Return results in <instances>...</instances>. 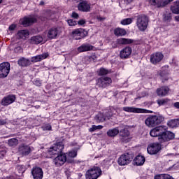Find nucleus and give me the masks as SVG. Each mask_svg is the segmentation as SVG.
Returning a JSON list of instances; mask_svg holds the SVG:
<instances>
[{"mask_svg":"<svg viewBox=\"0 0 179 179\" xmlns=\"http://www.w3.org/2000/svg\"><path fill=\"white\" fill-rule=\"evenodd\" d=\"M171 10L175 15L179 14V1H176V3L171 8Z\"/></svg>","mask_w":179,"mask_h":179,"instance_id":"nucleus-33","label":"nucleus"},{"mask_svg":"<svg viewBox=\"0 0 179 179\" xmlns=\"http://www.w3.org/2000/svg\"><path fill=\"white\" fill-rule=\"evenodd\" d=\"M0 3H2V0H0Z\"/></svg>","mask_w":179,"mask_h":179,"instance_id":"nucleus-57","label":"nucleus"},{"mask_svg":"<svg viewBox=\"0 0 179 179\" xmlns=\"http://www.w3.org/2000/svg\"><path fill=\"white\" fill-rule=\"evenodd\" d=\"M21 150H22V155H24V156H27V155H29V153L31 152V149L29 145L22 147V149Z\"/></svg>","mask_w":179,"mask_h":179,"instance_id":"nucleus-36","label":"nucleus"},{"mask_svg":"<svg viewBox=\"0 0 179 179\" xmlns=\"http://www.w3.org/2000/svg\"><path fill=\"white\" fill-rule=\"evenodd\" d=\"M164 22H170L171 20V13H166L164 15Z\"/></svg>","mask_w":179,"mask_h":179,"instance_id":"nucleus-43","label":"nucleus"},{"mask_svg":"<svg viewBox=\"0 0 179 179\" xmlns=\"http://www.w3.org/2000/svg\"><path fill=\"white\" fill-rule=\"evenodd\" d=\"M145 157L142 155H137L134 158L133 163L134 166H143L145 164Z\"/></svg>","mask_w":179,"mask_h":179,"instance_id":"nucleus-21","label":"nucleus"},{"mask_svg":"<svg viewBox=\"0 0 179 179\" xmlns=\"http://www.w3.org/2000/svg\"><path fill=\"white\" fill-rule=\"evenodd\" d=\"M34 22H36V19L34 17H24L23 20H20L21 24L25 27L30 26V24H33Z\"/></svg>","mask_w":179,"mask_h":179,"instance_id":"nucleus-19","label":"nucleus"},{"mask_svg":"<svg viewBox=\"0 0 179 179\" xmlns=\"http://www.w3.org/2000/svg\"><path fill=\"white\" fill-rule=\"evenodd\" d=\"M132 162V157L129 153L122 155L117 161L119 166H127Z\"/></svg>","mask_w":179,"mask_h":179,"instance_id":"nucleus-7","label":"nucleus"},{"mask_svg":"<svg viewBox=\"0 0 179 179\" xmlns=\"http://www.w3.org/2000/svg\"><path fill=\"white\" fill-rule=\"evenodd\" d=\"M136 24L140 31H145L149 24V18L145 15H139L137 17Z\"/></svg>","mask_w":179,"mask_h":179,"instance_id":"nucleus-4","label":"nucleus"},{"mask_svg":"<svg viewBox=\"0 0 179 179\" xmlns=\"http://www.w3.org/2000/svg\"><path fill=\"white\" fill-rule=\"evenodd\" d=\"M175 19H176V22H179V15L176 16Z\"/></svg>","mask_w":179,"mask_h":179,"instance_id":"nucleus-54","label":"nucleus"},{"mask_svg":"<svg viewBox=\"0 0 179 179\" xmlns=\"http://www.w3.org/2000/svg\"><path fill=\"white\" fill-rule=\"evenodd\" d=\"M117 44L122 45H127V44H132L134 43V40L125 38H120L117 40Z\"/></svg>","mask_w":179,"mask_h":179,"instance_id":"nucleus-26","label":"nucleus"},{"mask_svg":"<svg viewBox=\"0 0 179 179\" xmlns=\"http://www.w3.org/2000/svg\"><path fill=\"white\" fill-rule=\"evenodd\" d=\"M120 135L123 137L124 142H129V131L127 129H122L120 131Z\"/></svg>","mask_w":179,"mask_h":179,"instance_id":"nucleus-28","label":"nucleus"},{"mask_svg":"<svg viewBox=\"0 0 179 179\" xmlns=\"http://www.w3.org/2000/svg\"><path fill=\"white\" fill-rule=\"evenodd\" d=\"M169 101H170V100H169L168 99H159L157 100V103L159 104V106H164L167 104Z\"/></svg>","mask_w":179,"mask_h":179,"instance_id":"nucleus-42","label":"nucleus"},{"mask_svg":"<svg viewBox=\"0 0 179 179\" xmlns=\"http://www.w3.org/2000/svg\"><path fill=\"white\" fill-rule=\"evenodd\" d=\"M78 1H82V0H78Z\"/></svg>","mask_w":179,"mask_h":179,"instance_id":"nucleus-58","label":"nucleus"},{"mask_svg":"<svg viewBox=\"0 0 179 179\" xmlns=\"http://www.w3.org/2000/svg\"><path fill=\"white\" fill-rule=\"evenodd\" d=\"M8 145L12 148H15V146H17V145H19V141L16 138H11L8 140Z\"/></svg>","mask_w":179,"mask_h":179,"instance_id":"nucleus-35","label":"nucleus"},{"mask_svg":"<svg viewBox=\"0 0 179 179\" xmlns=\"http://www.w3.org/2000/svg\"><path fill=\"white\" fill-rule=\"evenodd\" d=\"M133 20L132 18H126L122 20L120 23L121 24H122L123 26H127L128 24H131V23H132Z\"/></svg>","mask_w":179,"mask_h":179,"instance_id":"nucleus-38","label":"nucleus"},{"mask_svg":"<svg viewBox=\"0 0 179 179\" xmlns=\"http://www.w3.org/2000/svg\"><path fill=\"white\" fill-rule=\"evenodd\" d=\"M16 50H22V48L18 47V48H16Z\"/></svg>","mask_w":179,"mask_h":179,"instance_id":"nucleus-56","label":"nucleus"},{"mask_svg":"<svg viewBox=\"0 0 179 179\" xmlns=\"http://www.w3.org/2000/svg\"><path fill=\"white\" fill-rule=\"evenodd\" d=\"M41 84H42L41 80L38 79H36L34 80V85H35L36 86H41Z\"/></svg>","mask_w":179,"mask_h":179,"instance_id":"nucleus-46","label":"nucleus"},{"mask_svg":"<svg viewBox=\"0 0 179 179\" xmlns=\"http://www.w3.org/2000/svg\"><path fill=\"white\" fill-rule=\"evenodd\" d=\"M114 34L117 37H122L127 35V31L124 29L117 27L114 29Z\"/></svg>","mask_w":179,"mask_h":179,"instance_id":"nucleus-23","label":"nucleus"},{"mask_svg":"<svg viewBox=\"0 0 179 179\" xmlns=\"http://www.w3.org/2000/svg\"><path fill=\"white\" fill-rule=\"evenodd\" d=\"M6 155V151L5 150H1L0 151V159H2Z\"/></svg>","mask_w":179,"mask_h":179,"instance_id":"nucleus-51","label":"nucleus"},{"mask_svg":"<svg viewBox=\"0 0 179 179\" xmlns=\"http://www.w3.org/2000/svg\"><path fill=\"white\" fill-rule=\"evenodd\" d=\"M42 129H43V131H51L52 127H51V126L50 125V124H44V125L42 127Z\"/></svg>","mask_w":179,"mask_h":179,"instance_id":"nucleus-44","label":"nucleus"},{"mask_svg":"<svg viewBox=\"0 0 179 179\" xmlns=\"http://www.w3.org/2000/svg\"><path fill=\"white\" fill-rule=\"evenodd\" d=\"M31 175L34 179H43V169L40 167H34L31 169Z\"/></svg>","mask_w":179,"mask_h":179,"instance_id":"nucleus-12","label":"nucleus"},{"mask_svg":"<svg viewBox=\"0 0 179 179\" xmlns=\"http://www.w3.org/2000/svg\"><path fill=\"white\" fill-rule=\"evenodd\" d=\"M173 1L174 0H166L160 3H157V0H150V2H152V5H157L158 8H162L163 6H166V5H168L170 2H173Z\"/></svg>","mask_w":179,"mask_h":179,"instance_id":"nucleus-29","label":"nucleus"},{"mask_svg":"<svg viewBox=\"0 0 179 179\" xmlns=\"http://www.w3.org/2000/svg\"><path fill=\"white\" fill-rule=\"evenodd\" d=\"M16 100V96L15 95H8L4 97L1 101L2 106H9V104H12Z\"/></svg>","mask_w":179,"mask_h":179,"instance_id":"nucleus-17","label":"nucleus"},{"mask_svg":"<svg viewBox=\"0 0 179 179\" xmlns=\"http://www.w3.org/2000/svg\"><path fill=\"white\" fill-rule=\"evenodd\" d=\"M101 174V169L98 166H94L87 171L85 178L86 179H97Z\"/></svg>","mask_w":179,"mask_h":179,"instance_id":"nucleus-5","label":"nucleus"},{"mask_svg":"<svg viewBox=\"0 0 179 179\" xmlns=\"http://www.w3.org/2000/svg\"><path fill=\"white\" fill-rule=\"evenodd\" d=\"M71 16L74 19H78V17H79V14L76 13V12H73Z\"/></svg>","mask_w":179,"mask_h":179,"instance_id":"nucleus-50","label":"nucleus"},{"mask_svg":"<svg viewBox=\"0 0 179 179\" xmlns=\"http://www.w3.org/2000/svg\"><path fill=\"white\" fill-rule=\"evenodd\" d=\"M67 23L70 26H76V24H78V22H76V21H75L73 20H69L67 21Z\"/></svg>","mask_w":179,"mask_h":179,"instance_id":"nucleus-45","label":"nucleus"},{"mask_svg":"<svg viewBox=\"0 0 179 179\" xmlns=\"http://www.w3.org/2000/svg\"><path fill=\"white\" fill-rule=\"evenodd\" d=\"M47 15H48V16H47V19H54V17H53V13H52V12H51V11H48V13H47Z\"/></svg>","mask_w":179,"mask_h":179,"instance_id":"nucleus-47","label":"nucleus"},{"mask_svg":"<svg viewBox=\"0 0 179 179\" xmlns=\"http://www.w3.org/2000/svg\"><path fill=\"white\" fill-rule=\"evenodd\" d=\"M72 34L75 40H80L81 38H83V37L87 36V31L85 30V29L79 28L74 29L72 31Z\"/></svg>","mask_w":179,"mask_h":179,"instance_id":"nucleus-9","label":"nucleus"},{"mask_svg":"<svg viewBox=\"0 0 179 179\" xmlns=\"http://www.w3.org/2000/svg\"><path fill=\"white\" fill-rule=\"evenodd\" d=\"M111 78L108 77H102L97 80L96 85L99 86V87H106L108 86L112 83Z\"/></svg>","mask_w":179,"mask_h":179,"instance_id":"nucleus-11","label":"nucleus"},{"mask_svg":"<svg viewBox=\"0 0 179 179\" xmlns=\"http://www.w3.org/2000/svg\"><path fill=\"white\" fill-rule=\"evenodd\" d=\"M123 111H125L126 113H135L137 114L147 113L146 110L144 109L139 108H135L134 106H131V107L125 106L123 108Z\"/></svg>","mask_w":179,"mask_h":179,"instance_id":"nucleus-15","label":"nucleus"},{"mask_svg":"<svg viewBox=\"0 0 179 179\" xmlns=\"http://www.w3.org/2000/svg\"><path fill=\"white\" fill-rule=\"evenodd\" d=\"M150 135L152 138H158L159 143H166L175 138V134L173 132L167 131L166 126H157L155 127L150 130Z\"/></svg>","mask_w":179,"mask_h":179,"instance_id":"nucleus-1","label":"nucleus"},{"mask_svg":"<svg viewBox=\"0 0 179 179\" xmlns=\"http://www.w3.org/2000/svg\"><path fill=\"white\" fill-rule=\"evenodd\" d=\"M10 71V64L9 62H3L0 64V78L3 79L9 75Z\"/></svg>","mask_w":179,"mask_h":179,"instance_id":"nucleus-6","label":"nucleus"},{"mask_svg":"<svg viewBox=\"0 0 179 179\" xmlns=\"http://www.w3.org/2000/svg\"><path fill=\"white\" fill-rule=\"evenodd\" d=\"M173 107H175L176 108H178L179 109V102H176L173 103Z\"/></svg>","mask_w":179,"mask_h":179,"instance_id":"nucleus-52","label":"nucleus"},{"mask_svg":"<svg viewBox=\"0 0 179 179\" xmlns=\"http://www.w3.org/2000/svg\"><path fill=\"white\" fill-rule=\"evenodd\" d=\"M131 54H132V48H131L129 46H127L120 51V57L122 59H127V58H129Z\"/></svg>","mask_w":179,"mask_h":179,"instance_id":"nucleus-14","label":"nucleus"},{"mask_svg":"<svg viewBox=\"0 0 179 179\" xmlns=\"http://www.w3.org/2000/svg\"><path fill=\"white\" fill-rule=\"evenodd\" d=\"M97 129H103V126L101 125H92L91 128L89 129L90 132H94V131H97Z\"/></svg>","mask_w":179,"mask_h":179,"instance_id":"nucleus-40","label":"nucleus"},{"mask_svg":"<svg viewBox=\"0 0 179 179\" xmlns=\"http://www.w3.org/2000/svg\"><path fill=\"white\" fill-rule=\"evenodd\" d=\"M162 149V145L159 143H154L148 146L147 152L149 155H157Z\"/></svg>","mask_w":179,"mask_h":179,"instance_id":"nucleus-8","label":"nucleus"},{"mask_svg":"<svg viewBox=\"0 0 179 179\" xmlns=\"http://www.w3.org/2000/svg\"><path fill=\"white\" fill-rule=\"evenodd\" d=\"M155 179H174V178L169 174H160V175H156L155 176Z\"/></svg>","mask_w":179,"mask_h":179,"instance_id":"nucleus-34","label":"nucleus"},{"mask_svg":"<svg viewBox=\"0 0 179 179\" xmlns=\"http://www.w3.org/2000/svg\"><path fill=\"white\" fill-rule=\"evenodd\" d=\"M40 5H44V1H41Z\"/></svg>","mask_w":179,"mask_h":179,"instance_id":"nucleus-55","label":"nucleus"},{"mask_svg":"<svg viewBox=\"0 0 179 179\" xmlns=\"http://www.w3.org/2000/svg\"><path fill=\"white\" fill-rule=\"evenodd\" d=\"M164 121V117L160 115H150L145 120V124L148 128H154L162 124Z\"/></svg>","mask_w":179,"mask_h":179,"instance_id":"nucleus-3","label":"nucleus"},{"mask_svg":"<svg viewBox=\"0 0 179 179\" xmlns=\"http://www.w3.org/2000/svg\"><path fill=\"white\" fill-rule=\"evenodd\" d=\"M78 9L80 12H90V3L86 1H82L78 4Z\"/></svg>","mask_w":179,"mask_h":179,"instance_id":"nucleus-16","label":"nucleus"},{"mask_svg":"<svg viewBox=\"0 0 179 179\" xmlns=\"http://www.w3.org/2000/svg\"><path fill=\"white\" fill-rule=\"evenodd\" d=\"M110 112L108 114H106V115H103V113H99L96 115L97 120L99 121V122H103V121H106V120H110L113 115H115V110L114 108H110Z\"/></svg>","mask_w":179,"mask_h":179,"instance_id":"nucleus-10","label":"nucleus"},{"mask_svg":"<svg viewBox=\"0 0 179 179\" xmlns=\"http://www.w3.org/2000/svg\"><path fill=\"white\" fill-rule=\"evenodd\" d=\"M163 54L162 52H155L151 55L150 56V62L151 64H153L154 65H156V64H159L162 59H163Z\"/></svg>","mask_w":179,"mask_h":179,"instance_id":"nucleus-13","label":"nucleus"},{"mask_svg":"<svg viewBox=\"0 0 179 179\" xmlns=\"http://www.w3.org/2000/svg\"><path fill=\"white\" fill-rule=\"evenodd\" d=\"M108 73V70L104 69V68H101L98 71V74L99 76H103V75H107Z\"/></svg>","mask_w":179,"mask_h":179,"instance_id":"nucleus-41","label":"nucleus"},{"mask_svg":"<svg viewBox=\"0 0 179 179\" xmlns=\"http://www.w3.org/2000/svg\"><path fill=\"white\" fill-rule=\"evenodd\" d=\"M76 156H78V151L73 150L69 152L67 154V159H73L74 157H76Z\"/></svg>","mask_w":179,"mask_h":179,"instance_id":"nucleus-37","label":"nucleus"},{"mask_svg":"<svg viewBox=\"0 0 179 179\" xmlns=\"http://www.w3.org/2000/svg\"><path fill=\"white\" fill-rule=\"evenodd\" d=\"M17 62L20 66H29V65H30L31 64L30 60L24 57H22L21 59H20Z\"/></svg>","mask_w":179,"mask_h":179,"instance_id":"nucleus-30","label":"nucleus"},{"mask_svg":"<svg viewBox=\"0 0 179 179\" xmlns=\"http://www.w3.org/2000/svg\"><path fill=\"white\" fill-rule=\"evenodd\" d=\"M93 46L89 44H83L78 48V52H85L86 51H92Z\"/></svg>","mask_w":179,"mask_h":179,"instance_id":"nucleus-22","label":"nucleus"},{"mask_svg":"<svg viewBox=\"0 0 179 179\" xmlns=\"http://www.w3.org/2000/svg\"><path fill=\"white\" fill-rule=\"evenodd\" d=\"M62 150H64V144L62 142H59L55 144L48 150L50 156H55L56 155H58V156L53 159V163L56 167L64 166L66 162V155L65 154L60 155V153H62Z\"/></svg>","mask_w":179,"mask_h":179,"instance_id":"nucleus-2","label":"nucleus"},{"mask_svg":"<svg viewBox=\"0 0 179 179\" xmlns=\"http://www.w3.org/2000/svg\"><path fill=\"white\" fill-rule=\"evenodd\" d=\"M29 32L27 29L20 30L15 35L16 38L18 40H26L29 37Z\"/></svg>","mask_w":179,"mask_h":179,"instance_id":"nucleus-18","label":"nucleus"},{"mask_svg":"<svg viewBox=\"0 0 179 179\" xmlns=\"http://www.w3.org/2000/svg\"><path fill=\"white\" fill-rule=\"evenodd\" d=\"M169 90V87H162L157 90V94L161 96H166Z\"/></svg>","mask_w":179,"mask_h":179,"instance_id":"nucleus-27","label":"nucleus"},{"mask_svg":"<svg viewBox=\"0 0 179 179\" xmlns=\"http://www.w3.org/2000/svg\"><path fill=\"white\" fill-rule=\"evenodd\" d=\"M49 55L48 52L43 53L42 55L32 57L31 61V62H40V61H43V59L48 58Z\"/></svg>","mask_w":179,"mask_h":179,"instance_id":"nucleus-20","label":"nucleus"},{"mask_svg":"<svg viewBox=\"0 0 179 179\" xmlns=\"http://www.w3.org/2000/svg\"><path fill=\"white\" fill-rule=\"evenodd\" d=\"M58 36V29L57 28H51L48 31V37L52 40V38H55Z\"/></svg>","mask_w":179,"mask_h":179,"instance_id":"nucleus-24","label":"nucleus"},{"mask_svg":"<svg viewBox=\"0 0 179 179\" xmlns=\"http://www.w3.org/2000/svg\"><path fill=\"white\" fill-rule=\"evenodd\" d=\"M169 70V66H165L162 68V72L159 73L160 76L163 77L166 75H168L169 73L167 71Z\"/></svg>","mask_w":179,"mask_h":179,"instance_id":"nucleus-39","label":"nucleus"},{"mask_svg":"<svg viewBox=\"0 0 179 179\" xmlns=\"http://www.w3.org/2000/svg\"><path fill=\"white\" fill-rule=\"evenodd\" d=\"M117 134H120V130L118 129V127L110 129L107 131L108 136H110L111 138L117 136Z\"/></svg>","mask_w":179,"mask_h":179,"instance_id":"nucleus-31","label":"nucleus"},{"mask_svg":"<svg viewBox=\"0 0 179 179\" xmlns=\"http://www.w3.org/2000/svg\"><path fill=\"white\" fill-rule=\"evenodd\" d=\"M15 29H16V24H12L11 25H10L8 30L13 31L15 30Z\"/></svg>","mask_w":179,"mask_h":179,"instance_id":"nucleus-49","label":"nucleus"},{"mask_svg":"<svg viewBox=\"0 0 179 179\" xmlns=\"http://www.w3.org/2000/svg\"><path fill=\"white\" fill-rule=\"evenodd\" d=\"M30 44H40L43 43V37L40 35L32 36L29 40Z\"/></svg>","mask_w":179,"mask_h":179,"instance_id":"nucleus-25","label":"nucleus"},{"mask_svg":"<svg viewBox=\"0 0 179 179\" xmlns=\"http://www.w3.org/2000/svg\"><path fill=\"white\" fill-rule=\"evenodd\" d=\"M78 24L80 26H83V24H85L86 23V20H80L78 22Z\"/></svg>","mask_w":179,"mask_h":179,"instance_id":"nucleus-48","label":"nucleus"},{"mask_svg":"<svg viewBox=\"0 0 179 179\" xmlns=\"http://www.w3.org/2000/svg\"><path fill=\"white\" fill-rule=\"evenodd\" d=\"M6 123L5 120H0V125H4Z\"/></svg>","mask_w":179,"mask_h":179,"instance_id":"nucleus-53","label":"nucleus"},{"mask_svg":"<svg viewBox=\"0 0 179 179\" xmlns=\"http://www.w3.org/2000/svg\"><path fill=\"white\" fill-rule=\"evenodd\" d=\"M168 125L170 128H176V127L179 125V120L178 119L169 120Z\"/></svg>","mask_w":179,"mask_h":179,"instance_id":"nucleus-32","label":"nucleus"}]
</instances>
